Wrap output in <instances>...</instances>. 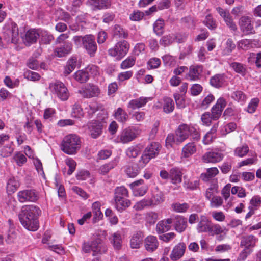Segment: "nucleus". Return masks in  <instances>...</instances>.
<instances>
[{
  "label": "nucleus",
  "mask_w": 261,
  "mask_h": 261,
  "mask_svg": "<svg viewBox=\"0 0 261 261\" xmlns=\"http://www.w3.org/2000/svg\"><path fill=\"white\" fill-rule=\"evenodd\" d=\"M41 211L35 205H25L19 214V221L22 226L30 231H36L39 228L38 217Z\"/></svg>",
  "instance_id": "obj_1"
},
{
  "label": "nucleus",
  "mask_w": 261,
  "mask_h": 261,
  "mask_svg": "<svg viewBox=\"0 0 261 261\" xmlns=\"http://www.w3.org/2000/svg\"><path fill=\"white\" fill-rule=\"evenodd\" d=\"M82 251L84 253L92 252L95 257L92 261H100V256L106 251V247L101 244L99 238L88 242H84L82 245Z\"/></svg>",
  "instance_id": "obj_2"
},
{
  "label": "nucleus",
  "mask_w": 261,
  "mask_h": 261,
  "mask_svg": "<svg viewBox=\"0 0 261 261\" xmlns=\"http://www.w3.org/2000/svg\"><path fill=\"white\" fill-rule=\"evenodd\" d=\"M81 140L76 135L70 134L66 136L61 144L62 151L69 155L74 154L81 148Z\"/></svg>",
  "instance_id": "obj_3"
},
{
  "label": "nucleus",
  "mask_w": 261,
  "mask_h": 261,
  "mask_svg": "<svg viewBox=\"0 0 261 261\" xmlns=\"http://www.w3.org/2000/svg\"><path fill=\"white\" fill-rule=\"evenodd\" d=\"M114 194L115 206L118 211L121 212L130 205V201L126 198L128 196V191L124 187H117Z\"/></svg>",
  "instance_id": "obj_4"
},
{
  "label": "nucleus",
  "mask_w": 261,
  "mask_h": 261,
  "mask_svg": "<svg viewBox=\"0 0 261 261\" xmlns=\"http://www.w3.org/2000/svg\"><path fill=\"white\" fill-rule=\"evenodd\" d=\"M161 145L159 143L152 142L145 149L143 155L139 161V166L143 168L150 161L159 153Z\"/></svg>",
  "instance_id": "obj_5"
},
{
  "label": "nucleus",
  "mask_w": 261,
  "mask_h": 261,
  "mask_svg": "<svg viewBox=\"0 0 261 261\" xmlns=\"http://www.w3.org/2000/svg\"><path fill=\"white\" fill-rule=\"evenodd\" d=\"M140 130L138 127L129 126L123 130L117 136L118 142L127 143L134 140L140 134Z\"/></svg>",
  "instance_id": "obj_6"
},
{
  "label": "nucleus",
  "mask_w": 261,
  "mask_h": 261,
  "mask_svg": "<svg viewBox=\"0 0 261 261\" xmlns=\"http://www.w3.org/2000/svg\"><path fill=\"white\" fill-rule=\"evenodd\" d=\"M49 89L62 101L67 100L69 97L68 90L62 82L57 81L50 83Z\"/></svg>",
  "instance_id": "obj_7"
},
{
  "label": "nucleus",
  "mask_w": 261,
  "mask_h": 261,
  "mask_svg": "<svg viewBox=\"0 0 261 261\" xmlns=\"http://www.w3.org/2000/svg\"><path fill=\"white\" fill-rule=\"evenodd\" d=\"M129 48V44L126 41H120L117 42L113 48L109 49L108 54L110 56L120 60L127 54Z\"/></svg>",
  "instance_id": "obj_8"
},
{
  "label": "nucleus",
  "mask_w": 261,
  "mask_h": 261,
  "mask_svg": "<svg viewBox=\"0 0 261 261\" xmlns=\"http://www.w3.org/2000/svg\"><path fill=\"white\" fill-rule=\"evenodd\" d=\"M3 39L6 43L17 44L19 41V32L17 24L12 23L3 33Z\"/></svg>",
  "instance_id": "obj_9"
},
{
  "label": "nucleus",
  "mask_w": 261,
  "mask_h": 261,
  "mask_svg": "<svg viewBox=\"0 0 261 261\" xmlns=\"http://www.w3.org/2000/svg\"><path fill=\"white\" fill-rule=\"evenodd\" d=\"M83 47L91 57H94L97 50L95 37L91 34L85 35L83 40Z\"/></svg>",
  "instance_id": "obj_10"
},
{
  "label": "nucleus",
  "mask_w": 261,
  "mask_h": 261,
  "mask_svg": "<svg viewBox=\"0 0 261 261\" xmlns=\"http://www.w3.org/2000/svg\"><path fill=\"white\" fill-rule=\"evenodd\" d=\"M18 201L21 203L35 202L38 199L37 193L34 190H24L17 193Z\"/></svg>",
  "instance_id": "obj_11"
},
{
  "label": "nucleus",
  "mask_w": 261,
  "mask_h": 261,
  "mask_svg": "<svg viewBox=\"0 0 261 261\" xmlns=\"http://www.w3.org/2000/svg\"><path fill=\"white\" fill-rule=\"evenodd\" d=\"M104 122L98 120H92L87 126L89 135L93 138H97L102 133Z\"/></svg>",
  "instance_id": "obj_12"
},
{
  "label": "nucleus",
  "mask_w": 261,
  "mask_h": 261,
  "mask_svg": "<svg viewBox=\"0 0 261 261\" xmlns=\"http://www.w3.org/2000/svg\"><path fill=\"white\" fill-rule=\"evenodd\" d=\"M79 93L83 97L89 98L98 96L100 93V90L97 86L89 84L79 90Z\"/></svg>",
  "instance_id": "obj_13"
},
{
  "label": "nucleus",
  "mask_w": 261,
  "mask_h": 261,
  "mask_svg": "<svg viewBox=\"0 0 261 261\" xmlns=\"http://www.w3.org/2000/svg\"><path fill=\"white\" fill-rule=\"evenodd\" d=\"M192 128H191L187 124L180 125L175 131L176 144H180L187 139L191 132Z\"/></svg>",
  "instance_id": "obj_14"
},
{
  "label": "nucleus",
  "mask_w": 261,
  "mask_h": 261,
  "mask_svg": "<svg viewBox=\"0 0 261 261\" xmlns=\"http://www.w3.org/2000/svg\"><path fill=\"white\" fill-rule=\"evenodd\" d=\"M239 25L241 31L245 35L252 34L255 33L252 24L251 18L249 16H242L239 20Z\"/></svg>",
  "instance_id": "obj_15"
},
{
  "label": "nucleus",
  "mask_w": 261,
  "mask_h": 261,
  "mask_svg": "<svg viewBox=\"0 0 261 261\" xmlns=\"http://www.w3.org/2000/svg\"><path fill=\"white\" fill-rule=\"evenodd\" d=\"M226 106V101L222 98H219L216 103L211 109V115L213 120H216L220 117L222 112Z\"/></svg>",
  "instance_id": "obj_16"
},
{
  "label": "nucleus",
  "mask_w": 261,
  "mask_h": 261,
  "mask_svg": "<svg viewBox=\"0 0 261 261\" xmlns=\"http://www.w3.org/2000/svg\"><path fill=\"white\" fill-rule=\"evenodd\" d=\"M39 30L31 29L28 30L25 35L22 37L23 41L25 45L30 46L36 42L37 39L40 36Z\"/></svg>",
  "instance_id": "obj_17"
},
{
  "label": "nucleus",
  "mask_w": 261,
  "mask_h": 261,
  "mask_svg": "<svg viewBox=\"0 0 261 261\" xmlns=\"http://www.w3.org/2000/svg\"><path fill=\"white\" fill-rule=\"evenodd\" d=\"M186 249V245L184 243H179L175 245L171 253L170 258L172 261H177L180 259L184 255Z\"/></svg>",
  "instance_id": "obj_18"
},
{
  "label": "nucleus",
  "mask_w": 261,
  "mask_h": 261,
  "mask_svg": "<svg viewBox=\"0 0 261 261\" xmlns=\"http://www.w3.org/2000/svg\"><path fill=\"white\" fill-rule=\"evenodd\" d=\"M217 11L220 15L221 17H223L224 20L225 21L226 25L232 31H236L237 30V27L236 23L233 22V20L230 16L229 12L224 10L221 7H218L217 8Z\"/></svg>",
  "instance_id": "obj_19"
},
{
  "label": "nucleus",
  "mask_w": 261,
  "mask_h": 261,
  "mask_svg": "<svg viewBox=\"0 0 261 261\" xmlns=\"http://www.w3.org/2000/svg\"><path fill=\"white\" fill-rule=\"evenodd\" d=\"M175 229L178 232L185 231L187 227V221L186 218L181 216H176L172 218Z\"/></svg>",
  "instance_id": "obj_20"
},
{
  "label": "nucleus",
  "mask_w": 261,
  "mask_h": 261,
  "mask_svg": "<svg viewBox=\"0 0 261 261\" xmlns=\"http://www.w3.org/2000/svg\"><path fill=\"white\" fill-rule=\"evenodd\" d=\"M202 66L201 65L191 66L190 67L189 72L186 74L185 78L191 81L197 80L202 72Z\"/></svg>",
  "instance_id": "obj_21"
},
{
  "label": "nucleus",
  "mask_w": 261,
  "mask_h": 261,
  "mask_svg": "<svg viewBox=\"0 0 261 261\" xmlns=\"http://www.w3.org/2000/svg\"><path fill=\"white\" fill-rule=\"evenodd\" d=\"M144 245L147 251L152 252L157 249L159 242L155 236H149L144 240Z\"/></svg>",
  "instance_id": "obj_22"
},
{
  "label": "nucleus",
  "mask_w": 261,
  "mask_h": 261,
  "mask_svg": "<svg viewBox=\"0 0 261 261\" xmlns=\"http://www.w3.org/2000/svg\"><path fill=\"white\" fill-rule=\"evenodd\" d=\"M223 159V155L218 152H208L204 154L202 160L205 163H216Z\"/></svg>",
  "instance_id": "obj_23"
},
{
  "label": "nucleus",
  "mask_w": 261,
  "mask_h": 261,
  "mask_svg": "<svg viewBox=\"0 0 261 261\" xmlns=\"http://www.w3.org/2000/svg\"><path fill=\"white\" fill-rule=\"evenodd\" d=\"M173 223L172 218H168L159 221L156 226L158 233L161 234L168 231L171 228V224Z\"/></svg>",
  "instance_id": "obj_24"
},
{
  "label": "nucleus",
  "mask_w": 261,
  "mask_h": 261,
  "mask_svg": "<svg viewBox=\"0 0 261 261\" xmlns=\"http://www.w3.org/2000/svg\"><path fill=\"white\" fill-rule=\"evenodd\" d=\"M151 206H154L162 203L164 201V195L162 192L159 190L158 188L152 191L151 198L148 199Z\"/></svg>",
  "instance_id": "obj_25"
},
{
  "label": "nucleus",
  "mask_w": 261,
  "mask_h": 261,
  "mask_svg": "<svg viewBox=\"0 0 261 261\" xmlns=\"http://www.w3.org/2000/svg\"><path fill=\"white\" fill-rule=\"evenodd\" d=\"M211 221L204 216L200 217V220L197 226V230L198 232H208Z\"/></svg>",
  "instance_id": "obj_26"
},
{
  "label": "nucleus",
  "mask_w": 261,
  "mask_h": 261,
  "mask_svg": "<svg viewBox=\"0 0 261 261\" xmlns=\"http://www.w3.org/2000/svg\"><path fill=\"white\" fill-rule=\"evenodd\" d=\"M208 233L211 236H218L221 234H226L228 230L224 226H222L219 224H215L211 222Z\"/></svg>",
  "instance_id": "obj_27"
},
{
  "label": "nucleus",
  "mask_w": 261,
  "mask_h": 261,
  "mask_svg": "<svg viewBox=\"0 0 261 261\" xmlns=\"http://www.w3.org/2000/svg\"><path fill=\"white\" fill-rule=\"evenodd\" d=\"M72 49V45L70 42H66L65 44L55 49V55L59 57H64L69 54Z\"/></svg>",
  "instance_id": "obj_28"
},
{
  "label": "nucleus",
  "mask_w": 261,
  "mask_h": 261,
  "mask_svg": "<svg viewBox=\"0 0 261 261\" xmlns=\"http://www.w3.org/2000/svg\"><path fill=\"white\" fill-rule=\"evenodd\" d=\"M115 119L120 123L124 124L128 119V115L121 108H117L114 114Z\"/></svg>",
  "instance_id": "obj_29"
},
{
  "label": "nucleus",
  "mask_w": 261,
  "mask_h": 261,
  "mask_svg": "<svg viewBox=\"0 0 261 261\" xmlns=\"http://www.w3.org/2000/svg\"><path fill=\"white\" fill-rule=\"evenodd\" d=\"M182 173L179 168H173L170 170V178L173 184L180 183L182 181Z\"/></svg>",
  "instance_id": "obj_30"
},
{
  "label": "nucleus",
  "mask_w": 261,
  "mask_h": 261,
  "mask_svg": "<svg viewBox=\"0 0 261 261\" xmlns=\"http://www.w3.org/2000/svg\"><path fill=\"white\" fill-rule=\"evenodd\" d=\"M148 101L146 97H141L139 98L131 100L128 104V108L133 110L138 109L144 106Z\"/></svg>",
  "instance_id": "obj_31"
},
{
  "label": "nucleus",
  "mask_w": 261,
  "mask_h": 261,
  "mask_svg": "<svg viewBox=\"0 0 261 261\" xmlns=\"http://www.w3.org/2000/svg\"><path fill=\"white\" fill-rule=\"evenodd\" d=\"M196 151V146L194 143H189L184 146L182 149L181 156L183 158H188L194 154Z\"/></svg>",
  "instance_id": "obj_32"
},
{
  "label": "nucleus",
  "mask_w": 261,
  "mask_h": 261,
  "mask_svg": "<svg viewBox=\"0 0 261 261\" xmlns=\"http://www.w3.org/2000/svg\"><path fill=\"white\" fill-rule=\"evenodd\" d=\"M257 239L252 235H249L244 237L241 241V245L245 246V248L249 249V247H253Z\"/></svg>",
  "instance_id": "obj_33"
},
{
  "label": "nucleus",
  "mask_w": 261,
  "mask_h": 261,
  "mask_svg": "<svg viewBox=\"0 0 261 261\" xmlns=\"http://www.w3.org/2000/svg\"><path fill=\"white\" fill-rule=\"evenodd\" d=\"M142 148L138 145L132 146L126 150V155L129 158H135L141 154Z\"/></svg>",
  "instance_id": "obj_34"
},
{
  "label": "nucleus",
  "mask_w": 261,
  "mask_h": 261,
  "mask_svg": "<svg viewBox=\"0 0 261 261\" xmlns=\"http://www.w3.org/2000/svg\"><path fill=\"white\" fill-rule=\"evenodd\" d=\"M142 241V236L141 232H137L134 234L130 241V246L133 249H137L140 247Z\"/></svg>",
  "instance_id": "obj_35"
},
{
  "label": "nucleus",
  "mask_w": 261,
  "mask_h": 261,
  "mask_svg": "<svg viewBox=\"0 0 261 261\" xmlns=\"http://www.w3.org/2000/svg\"><path fill=\"white\" fill-rule=\"evenodd\" d=\"M19 184L14 177H11L8 181L7 185V191L8 194H11L15 192L19 187Z\"/></svg>",
  "instance_id": "obj_36"
},
{
  "label": "nucleus",
  "mask_w": 261,
  "mask_h": 261,
  "mask_svg": "<svg viewBox=\"0 0 261 261\" xmlns=\"http://www.w3.org/2000/svg\"><path fill=\"white\" fill-rule=\"evenodd\" d=\"M89 74L87 71L79 70L74 74V79L81 83L86 82L89 79Z\"/></svg>",
  "instance_id": "obj_37"
},
{
  "label": "nucleus",
  "mask_w": 261,
  "mask_h": 261,
  "mask_svg": "<svg viewBox=\"0 0 261 261\" xmlns=\"http://www.w3.org/2000/svg\"><path fill=\"white\" fill-rule=\"evenodd\" d=\"M110 240L115 249H120L121 248L122 240L120 233L118 232L113 233Z\"/></svg>",
  "instance_id": "obj_38"
},
{
  "label": "nucleus",
  "mask_w": 261,
  "mask_h": 261,
  "mask_svg": "<svg viewBox=\"0 0 261 261\" xmlns=\"http://www.w3.org/2000/svg\"><path fill=\"white\" fill-rule=\"evenodd\" d=\"M224 79L223 75L216 74L210 79L211 85L216 88L221 87L224 83Z\"/></svg>",
  "instance_id": "obj_39"
},
{
  "label": "nucleus",
  "mask_w": 261,
  "mask_h": 261,
  "mask_svg": "<svg viewBox=\"0 0 261 261\" xmlns=\"http://www.w3.org/2000/svg\"><path fill=\"white\" fill-rule=\"evenodd\" d=\"M55 15L58 19L68 22L71 18L70 14L61 8H58L55 11Z\"/></svg>",
  "instance_id": "obj_40"
},
{
  "label": "nucleus",
  "mask_w": 261,
  "mask_h": 261,
  "mask_svg": "<svg viewBox=\"0 0 261 261\" xmlns=\"http://www.w3.org/2000/svg\"><path fill=\"white\" fill-rule=\"evenodd\" d=\"M40 42L43 44H50L54 39L53 35L47 31H40Z\"/></svg>",
  "instance_id": "obj_41"
},
{
  "label": "nucleus",
  "mask_w": 261,
  "mask_h": 261,
  "mask_svg": "<svg viewBox=\"0 0 261 261\" xmlns=\"http://www.w3.org/2000/svg\"><path fill=\"white\" fill-rule=\"evenodd\" d=\"M89 2L91 5L98 9L108 8L110 5L109 0H89Z\"/></svg>",
  "instance_id": "obj_42"
},
{
  "label": "nucleus",
  "mask_w": 261,
  "mask_h": 261,
  "mask_svg": "<svg viewBox=\"0 0 261 261\" xmlns=\"http://www.w3.org/2000/svg\"><path fill=\"white\" fill-rule=\"evenodd\" d=\"M174 109V103L173 100L169 97L164 99L163 109L166 113L172 112Z\"/></svg>",
  "instance_id": "obj_43"
},
{
  "label": "nucleus",
  "mask_w": 261,
  "mask_h": 261,
  "mask_svg": "<svg viewBox=\"0 0 261 261\" xmlns=\"http://www.w3.org/2000/svg\"><path fill=\"white\" fill-rule=\"evenodd\" d=\"M230 66L238 73L242 76H244L246 73V68L243 64L238 62H233L230 64Z\"/></svg>",
  "instance_id": "obj_44"
},
{
  "label": "nucleus",
  "mask_w": 261,
  "mask_h": 261,
  "mask_svg": "<svg viewBox=\"0 0 261 261\" xmlns=\"http://www.w3.org/2000/svg\"><path fill=\"white\" fill-rule=\"evenodd\" d=\"M171 207L174 211L177 213H184L189 208V205L186 203H180L176 202L173 203Z\"/></svg>",
  "instance_id": "obj_45"
},
{
  "label": "nucleus",
  "mask_w": 261,
  "mask_h": 261,
  "mask_svg": "<svg viewBox=\"0 0 261 261\" xmlns=\"http://www.w3.org/2000/svg\"><path fill=\"white\" fill-rule=\"evenodd\" d=\"M203 23L210 30H214L217 27L216 21L210 14L207 15L203 20Z\"/></svg>",
  "instance_id": "obj_46"
},
{
  "label": "nucleus",
  "mask_w": 261,
  "mask_h": 261,
  "mask_svg": "<svg viewBox=\"0 0 261 261\" xmlns=\"http://www.w3.org/2000/svg\"><path fill=\"white\" fill-rule=\"evenodd\" d=\"M139 167H137L136 165H128L127 166L125 171L127 176L129 177H136L139 173V168H141L138 165Z\"/></svg>",
  "instance_id": "obj_47"
},
{
  "label": "nucleus",
  "mask_w": 261,
  "mask_h": 261,
  "mask_svg": "<svg viewBox=\"0 0 261 261\" xmlns=\"http://www.w3.org/2000/svg\"><path fill=\"white\" fill-rule=\"evenodd\" d=\"M158 214L154 212H149L145 214V220L150 225L154 224L158 219Z\"/></svg>",
  "instance_id": "obj_48"
},
{
  "label": "nucleus",
  "mask_w": 261,
  "mask_h": 261,
  "mask_svg": "<svg viewBox=\"0 0 261 261\" xmlns=\"http://www.w3.org/2000/svg\"><path fill=\"white\" fill-rule=\"evenodd\" d=\"M113 34L115 36L122 38H126L128 36L127 33L119 25H115L114 26Z\"/></svg>",
  "instance_id": "obj_49"
},
{
  "label": "nucleus",
  "mask_w": 261,
  "mask_h": 261,
  "mask_svg": "<svg viewBox=\"0 0 261 261\" xmlns=\"http://www.w3.org/2000/svg\"><path fill=\"white\" fill-rule=\"evenodd\" d=\"M117 165L116 161L113 160L108 164H106L101 166L99 169L101 174H106L109 172L110 170L113 169Z\"/></svg>",
  "instance_id": "obj_50"
},
{
  "label": "nucleus",
  "mask_w": 261,
  "mask_h": 261,
  "mask_svg": "<svg viewBox=\"0 0 261 261\" xmlns=\"http://www.w3.org/2000/svg\"><path fill=\"white\" fill-rule=\"evenodd\" d=\"M76 59L71 58L68 62L65 68L64 74L65 75L69 74L75 68L76 66Z\"/></svg>",
  "instance_id": "obj_51"
},
{
  "label": "nucleus",
  "mask_w": 261,
  "mask_h": 261,
  "mask_svg": "<svg viewBox=\"0 0 261 261\" xmlns=\"http://www.w3.org/2000/svg\"><path fill=\"white\" fill-rule=\"evenodd\" d=\"M236 45L231 39H228L225 44V47L223 50V53L225 55H229L236 48Z\"/></svg>",
  "instance_id": "obj_52"
},
{
  "label": "nucleus",
  "mask_w": 261,
  "mask_h": 261,
  "mask_svg": "<svg viewBox=\"0 0 261 261\" xmlns=\"http://www.w3.org/2000/svg\"><path fill=\"white\" fill-rule=\"evenodd\" d=\"M252 42L251 40L242 39L238 42V48L247 50L251 47Z\"/></svg>",
  "instance_id": "obj_53"
},
{
  "label": "nucleus",
  "mask_w": 261,
  "mask_h": 261,
  "mask_svg": "<svg viewBox=\"0 0 261 261\" xmlns=\"http://www.w3.org/2000/svg\"><path fill=\"white\" fill-rule=\"evenodd\" d=\"M13 159L19 166H22L27 160L25 156L20 152L16 153L13 156Z\"/></svg>",
  "instance_id": "obj_54"
},
{
  "label": "nucleus",
  "mask_w": 261,
  "mask_h": 261,
  "mask_svg": "<svg viewBox=\"0 0 261 261\" xmlns=\"http://www.w3.org/2000/svg\"><path fill=\"white\" fill-rule=\"evenodd\" d=\"M135 61L136 58L135 57H128L121 63V68L123 69L130 68L135 64Z\"/></svg>",
  "instance_id": "obj_55"
},
{
  "label": "nucleus",
  "mask_w": 261,
  "mask_h": 261,
  "mask_svg": "<svg viewBox=\"0 0 261 261\" xmlns=\"http://www.w3.org/2000/svg\"><path fill=\"white\" fill-rule=\"evenodd\" d=\"M231 97L238 102H244L246 99L245 94L241 91H236L231 95Z\"/></svg>",
  "instance_id": "obj_56"
},
{
  "label": "nucleus",
  "mask_w": 261,
  "mask_h": 261,
  "mask_svg": "<svg viewBox=\"0 0 261 261\" xmlns=\"http://www.w3.org/2000/svg\"><path fill=\"white\" fill-rule=\"evenodd\" d=\"M132 190L134 196H141L144 195L147 192L148 190V187L146 185H144L141 187L134 188Z\"/></svg>",
  "instance_id": "obj_57"
},
{
  "label": "nucleus",
  "mask_w": 261,
  "mask_h": 261,
  "mask_svg": "<svg viewBox=\"0 0 261 261\" xmlns=\"http://www.w3.org/2000/svg\"><path fill=\"white\" fill-rule=\"evenodd\" d=\"M163 60L166 66H174L176 64L175 57L169 55L163 56Z\"/></svg>",
  "instance_id": "obj_58"
},
{
  "label": "nucleus",
  "mask_w": 261,
  "mask_h": 261,
  "mask_svg": "<svg viewBox=\"0 0 261 261\" xmlns=\"http://www.w3.org/2000/svg\"><path fill=\"white\" fill-rule=\"evenodd\" d=\"M164 25V22L163 20L160 19L156 20L153 25L154 32L158 35L162 34Z\"/></svg>",
  "instance_id": "obj_59"
},
{
  "label": "nucleus",
  "mask_w": 261,
  "mask_h": 261,
  "mask_svg": "<svg viewBox=\"0 0 261 261\" xmlns=\"http://www.w3.org/2000/svg\"><path fill=\"white\" fill-rule=\"evenodd\" d=\"M151 206L148 200L143 199L137 202L134 206V208L136 211H140L144 208L146 206Z\"/></svg>",
  "instance_id": "obj_60"
},
{
  "label": "nucleus",
  "mask_w": 261,
  "mask_h": 261,
  "mask_svg": "<svg viewBox=\"0 0 261 261\" xmlns=\"http://www.w3.org/2000/svg\"><path fill=\"white\" fill-rule=\"evenodd\" d=\"M223 204V199L220 196H213L210 200V205L212 207H218Z\"/></svg>",
  "instance_id": "obj_61"
},
{
  "label": "nucleus",
  "mask_w": 261,
  "mask_h": 261,
  "mask_svg": "<svg viewBox=\"0 0 261 261\" xmlns=\"http://www.w3.org/2000/svg\"><path fill=\"white\" fill-rule=\"evenodd\" d=\"M24 76L29 80L38 81L40 79V76L36 72L28 70L24 73Z\"/></svg>",
  "instance_id": "obj_62"
},
{
  "label": "nucleus",
  "mask_w": 261,
  "mask_h": 261,
  "mask_svg": "<svg viewBox=\"0 0 261 261\" xmlns=\"http://www.w3.org/2000/svg\"><path fill=\"white\" fill-rule=\"evenodd\" d=\"M14 149L10 146H5L0 150V154L4 158L10 156L13 153Z\"/></svg>",
  "instance_id": "obj_63"
},
{
  "label": "nucleus",
  "mask_w": 261,
  "mask_h": 261,
  "mask_svg": "<svg viewBox=\"0 0 261 261\" xmlns=\"http://www.w3.org/2000/svg\"><path fill=\"white\" fill-rule=\"evenodd\" d=\"M83 115L82 109L80 105L75 103L73 106L72 115L74 117H81Z\"/></svg>",
  "instance_id": "obj_64"
}]
</instances>
